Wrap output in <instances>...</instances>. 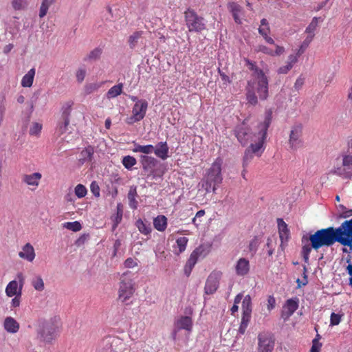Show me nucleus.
Segmentation results:
<instances>
[{
	"label": "nucleus",
	"instance_id": "nucleus-1",
	"mask_svg": "<svg viewBox=\"0 0 352 352\" xmlns=\"http://www.w3.org/2000/svg\"><path fill=\"white\" fill-rule=\"evenodd\" d=\"M222 164L223 160L221 157H217L207 170L205 177L199 183V185L206 190V192H214L217 187L221 184L223 181L221 174Z\"/></svg>",
	"mask_w": 352,
	"mask_h": 352
},
{
	"label": "nucleus",
	"instance_id": "nucleus-2",
	"mask_svg": "<svg viewBox=\"0 0 352 352\" xmlns=\"http://www.w3.org/2000/svg\"><path fill=\"white\" fill-rule=\"evenodd\" d=\"M336 230L333 227L322 228L309 235L311 247L317 250L322 247H330L337 242Z\"/></svg>",
	"mask_w": 352,
	"mask_h": 352
},
{
	"label": "nucleus",
	"instance_id": "nucleus-3",
	"mask_svg": "<svg viewBox=\"0 0 352 352\" xmlns=\"http://www.w3.org/2000/svg\"><path fill=\"white\" fill-rule=\"evenodd\" d=\"M272 120V111L267 109L265 112L264 121L258 125V142L252 143L248 148L253 153L260 156L264 151L263 144L267 138L268 128Z\"/></svg>",
	"mask_w": 352,
	"mask_h": 352
},
{
	"label": "nucleus",
	"instance_id": "nucleus-4",
	"mask_svg": "<svg viewBox=\"0 0 352 352\" xmlns=\"http://www.w3.org/2000/svg\"><path fill=\"white\" fill-rule=\"evenodd\" d=\"M244 61L245 62L246 65L249 66V69L254 72V76L256 77V90L259 96V98L262 100H266L268 97L269 93V82L267 76L265 74L264 72L256 65L254 62H252L247 58H244Z\"/></svg>",
	"mask_w": 352,
	"mask_h": 352
},
{
	"label": "nucleus",
	"instance_id": "nucleus-5",
	"mask_svg": "<svg viewBox=\"0 0 352 352\" xmlns=\"http://www.w3.org/2000/svg\"><path fill=\"white\" fill-rule=\"evenodd\" d=\"M133 274L130 271L123 273L120 278V287L118 290V299L129 305L126 301L133 295L135 288L133 281Z\"/></svg>",
	"mask_w": 352,
	"mask_h": 352
},
{
	"label": "nucleus",
	"instance_id": "nucleus-6",
	"mask_svg": "<svg viewBox=\"0 0 352 352\" xmlns=\"http://www.w3.org/2000/svg\"><path fill=\"white\" fill-rule=\"evenodd\" d=\"M248 119L245 118L241 122L237 124L232 129L233 135L243 146H245L256 137L251 126L248 124Z\"/></svg>",
	"mask_w": 352,
	"mask_h": 352
},
{
	"label": "nucleus",
	"instance_id": "nucleus-7",
	"mask_svg": "<svg viewBox=\"0 0 352 352\" xmlns=\"http://www.w3.org/2000/svg\"><path fill=\"white\" fill-rule=\"evenodd\" d=\"M184 14L186 25L189 32H201L206 30L205 19L198 15L195 10L188 8Z\"/></svg>",
	"mask_w": 352,
	"mask_h": 352
},
{
	"label": "nucleus",
	"instance_id": "nucleus-8",
	"mask_svg": "<svg viewBox=\"0 0 352 352\" xmlns=\"http://www.w3.org/2000/svg\"><path fill=\"white\" fill-rule=\"evenodd\" d=\"M337 242L349 247L352 252V219L344 221L338 228H335Z\"/></svg>",
	"mask_w": 352,
	"mask_h": 352
},
{
	"label": "nucleus",
	"instance_id": "nucleus-9",
	"mask_svg": "<svg viewBox=\"0 0 352 352\" xmlns=\"http://www.w3.org/2000/svg\"><path fill=\"white\" fill-rule=\"evenodd\" d=\"M140 162L142 164V168L145 173H148V176H160L164 174V171H160L159 168H157V166H162L160 162L156 158L148 156L146 155H140Z\"/></svg>",
	"mask_w": 352,
	"mask_h": 352
},
{
	"label": "nucleus",
	"instance_id": "nucleus-10",
	"mask_svg": "<svg viewBox=\"0 0 352 352\" xmlns=\"http://www.w3.org/2000/svg\"><path fill=\"white\" fill-rule=\"evenodd\" d=\"M56 328L52 321H40L37 329L38 338L43 342H51L56 337Z\"/></svg>",
	"mask_w": 352,
	"mask_h": 352
},
{
	"label": "nucleus",
	"instance_id": "nucleus-11",
	"mask_svg": "<svg viewBox=\"0 0 352 352\" xmlns=\"http://www.w3.org/2000/svg\"><path fill=\"white\" fill-rule=\"evenodd\" d=\"M73 102L69 101L64 104L61 109V117L58 121L56 131L59 135H63L68 130V126L70 122V116Z\"/></svg>",
	"mask_w": 352,
	"mask_h": 352
},
{
	"label": "nucleus",
	"instance_id": "nucleus-12",
	"mask_svg": "<svg viewBox=\"0 0 352 352\" xmlns=\"http://www.w3.org/2000/svg\"><path fill=\"white\" fill-rule=\"evenodd\" d=\"M342 164L335 168L334 173L345 178L352 177V155L350 152L341 155Z\"/></svg>",
	"mask_w": 352,
	"mask_h": 352
},
{
	"label": "nucleus",
	"instance_id": "nucleus-13",
	"mask_svg": "<svg viewBox=\"0 0 352 352\" xmlns=\"http://www.w3.org/2000/svg\"><path fill=\"white\" fill-rule=\"evenodd\" d=\"M275 339L270 332H263L258 335L257 352H272L274 348Z\"/></svg>",
	"mask_w": 352,
	"mask_h": 352
},
{
	"label": "nucleus",
	"instance_id": "nucleus-14",
	"mask_svg": "<svg viewBox=\"0 0 352 352\" xmlns=\"http://www.w3.org/2000/svg\"><path fill=\"white\" fill-rule=\"evenodd\" d=\"M192 327V320L189 316H182L179 319L176 320L174 323V327L170 334V338L173 341H176L177 338V333L184 329L188 331H191Z\"/></svg>",
	"mask_w": 352,
	"mask_h": 352
},
{
	"label": "nucleus",
	"instance_id": "nucleus-15",
	"mask_svg": "<svg viewBox=\"0 0 352 352\" xmlns=\"http://www.w3.org/2000/svg\"><path fill=\"white\" fill-rule=\"evenodd\" d=\"M205 248L204 245H199L198 248H195L192 252L190 254L189 258L188 259L184 268V272L185 275L188 277L191 272L197 263L198 258L200 256H205L206 253H204Z\"/></svg>",
	"mask_w": 352,
	"mask_h": 352
},
{
	"label": "nucleus",
	"instance_id": "nucleus-16",
	"mask_svg": "<svg viewBox=\"0 0 352 352\" xmlns=\"http://www.w3.org/2000/svg\"><path fill=\"white\" fill-rule=\"evenodd\" d=\"M222 273L221 272L214 271L208 276L205 287L204 292L206 294L211 295L216 292L219 286V280Z\"/></svg>",
	"mask_w": 352,
	"mask_h": 352
},
{
	"label": "nucleus",
	"instance_id": "nucleus-17",
	"mask_svg": "<svg viewBox=\"0 0 352 352\" xmlns=\"http://www.w3.org/2000/svg\"><path fill=\"white\" fill-rule=\"evenodd\" d=\"M302 135V126L301 124H296L292 128L289 134V144L292 149L296 150L302 146L301 139Z\"/></svg>",
	"mask_w": 352,
	"mask_h": 352
},
{
	"label": "nucleus",
	"instance_id": "nucleus-18",
	"mask_svg": "<svg viewBox=\"0 0 352 352\" xmlns=\"http://www.w3.org/2000/svg\"><path fill=\"white\" fill-rule=\"evenodd\" d=\"M148 108V102L146 100H140L138 101L133 106L132 113L133 116L130 118V121L128 123H132L133 122H138L142 120L145 115Z\"/></svg>",
	"mask_w": 352,
	"mask_h": 352
},
{
	"label": "nucleus",
	"instance_id": "nucleus-19",
	"mask_svg": "<svg viewBox=\"0 0 352 352\" xmlns=\"http://www.w3.org/2000/svg\"><path fill=\"white\" fill-rule=\"evenodd\" d=\"M299 300L297 297L287 300L282 307L281 318L287 321L298 307Z\"/></svg>",
	"mask_w": 352,
	"mask_h": 352
},
{
	"label": "nucleus",
	"instance_id": "nucleus-20",
	"mask_svg": "<svg viewBox=\"0 0 352 352\" xmlns=\"http://www.w3.org/2000/svg\"><path fill=\"white\" fill-rule=\"evenodd\" d=\"M279 237L280 239V247L282 250H284L285 243H286L289 238V230L287 228V223L281 218L277 219Z\"/></svg>",
	"mask_w": 352,
	"mask_h": 352
},
{
	"label": "nucleus",
	"instance_id": "nucleus-21",
	"mask_svg": "<svg viewBox=\"0 0 352 352\" xmlns=\"http://www.w3.org/2000/svg\"><path fill=\"white\" fill-rule=\"evenodd\" d=\"M169 148L166 142H160L154 147L155 155L162 160H166L168 157Z\"/></svg>",
	"mask_w": 352,
	"mask_h": 352
},
{
	"label": "nucleus",
	"instance_id": "nucleus-22",
	"mask_svg": "<svg viewBox=\"0 0 352 352\" xmlns=\"http://www.w3.org/2000/svg\"><path fill=\"white\" fill-rule=\"evenodd\" d=\"M20 258L29 262H32L35 258V252L33 246L30 243H26L22 248V251L19 252Z\"/></svg>",
	"mask_w": 352,
	"mask_h": 352
},
{
	"label": "nucleus",
	"instance_id": "nucleus-23",
	"mask_svg": "<svg viewBox=\"0 0 352 352\" xmlns=\"http://www.w3.org/2000/svg\"><path fill=\"white\" fill-rule=\"evenodd\" d=\"M228 9L232 14L234 22L239 25L242 23V21L239 17V14L242 12V7L236 2H229L228 3Z\"/></svg>",
	"mask_w": 352,
	"mask_h": 352
},
{
	"label": "nucleus",
	"instance_id": "nucleus-24",
	"mask_svg": "<svg viewBox=\"0 0 352 352\" xmlns=\"http://www.w3.org/2000/svg\"><path fill=\"white\" fill-rule=\"evenodd\" d=\"M236 274L239 276H245L248 274L250 271V263L249 261L245 258H241L236 263Z\"/></svg>",
	"mask_w": 352,
	"mask_h": 352
},
{
	"label": "nucleus",
	"instance_id": "nucleus-25",
	"mask_svg": "<svg viewBox=\"0 0 352 352\" xmlns=\"http://www.w3.org/2000/svg\"><path fill=\"white\" fill-rule=\"evenodd\" d=\"M17 278L19 282V293L16 295H14V298L12 299L11 302V307L16 308L19 307L20 302H21V292L22 288L24 284V276L22 273H18L17 274Z\"/></svg>",
	"mask_w": 352,
	"mask_h": 352
},
{
	"label": "nucleus",
	"instance_id": "nucleus-26",
	"mask_svg": "<svg viewBox=\"0 0 352 352\" xmlns=\"http://www.w3.org/2000/svg\"><path fill=\"white\" fill-rule=\"evenodd\" d=\"M254 81L249 80L248 81V87L246 89V99L248 103L252 105H256L258 103V98L254 90Z\"/></svg>",
	"mask_w": 352,
	"mask_h": 352
},
{
	"label": "nucleus",
	"instance_id": "nucleus-27",
	"mask_svg": "<svg viewBox=\"0 0 352 352\" xmlns=\"http://www.w3.org/2000/svg\"><path fill=\"white\" fill-rule=\"evenodd\" d=\"M3 327L6 331L11 333H15L19 329V322L12 317H7L5 319Z\"/></svg>",
	"mask_w": 352,
	"mask_h": 352
},
{
	"label": "nucleus",
	"instance_id": "nucleus-28",
	"mask_svg": "<svg viewBox=\"0 0 352 352\" xmlns=\"http://www.w3.org/2000/svg\"><path fill=\"white\" fill-rule=\"evenodd\" d=\"M42 175L40 173H34L30 175H24L23 176V182L30 186H37Z\"/></svg>",
	"mask_w": 352,
	"mask_h": 352
},
{
	"label": "nucleus",
	"instance_id": "nucleus-29",
	"mask_svg": "<svg viewBox=\"0 0 352 352\" xmlns=\"http://www.w3.org/2000/svg\"><path fill=\"white\" fill-rule=\"evenodd\" d=\"M153 226L157 230L164 231L167 227V218L164 215H158L153 219Z\"/></svg>",
	"mask_w": 352,
	"mask_h": 352
},
{
	"label": "nucleus",
	"instance_id": "nucleus-30",
	"mask_svg": "<svg viewBox=\"0 0 352 352\" xmlns=\"http://www.w3.org/2000/svg\"><path fill=\"white\" fill-rule=\"evenodd\" d=\"M34 76H35V69L32 68L22 78V80H21L22 87H30L33 84Z\"/></svg>",
	"mask_w": 352,
	"mask_h": 352
},
{
	"label": "nucleus",
	"instance_id": "nucleus-31",
	"mask_svg": "<svg viewBox=\"0 0 352 352\" xmlns=\"http://www.w3.org/2000/svg\"><path fill=\"white\" fill-rule=\"evenodd\" d=\"M252 313L242 312L241 322L238 330V333L241 335H243L248 326V324L251 319Z\"/></svg>",
	"mask_w": 352,
	"mask_h": 352
},
{
	"label": "nucleus",
	"instance_id": "nucleus-32",
	"mask_svg": "<svg viewBox=\"0 0 352 352\" xmlns=\"http://www.w3.org/2000/svg\"><path fill=\"white\" fill-rule=\"evenodd\" d=\"M133 145H134V147L132 149L133 152L142 153L146 154V155L148 154L152 153L153 151V149H154V146L151 144L142 146V145L133 142Z\"/></svg>",
	"mask_w": 352,
	"mask_h": 352
},
{
	"label": "nucleus",
	"instance_id": "nucleus-33",
	"mask_svg": "<svg viewBox=\"0 0 352 352\" xmlns=\"http://www.w3.org/2000/svg\"><path fill=\"white\" fill-rule=\"evenodd\" d=\"M143 31H135L129 36L128 43L130 49L133 50L138 45L139 40L142 38Z\"/></svg>",
	"mask_w": 352,
	"mask_h": 352
},
{
	"label": "nucleus",
	"instance_id": "nucleus-34",
	"mask_svg": "<svg viewBox=\"0 0 352 352\" xmlns=\"http://www.w3.org/2000/svg\"><path fill=\"white\" fill-rule=\"evenodd\" d=\"M135 226L138 230L143 234H149L152 231L150 223H144L141 219L136 221Z\"/></svg>",
	"mask_w": 352,
	"mask_h": 352
},
{
	"label": "nucleus",
	"instance_id": "nucleus-35",
	"mask_svg": "<svg viewBox=\"0 0 352 352\" xmlns=\"http://www.w3.org/2000/svg\"><path fill=\"white\" fill-rule=\"evenodd\" d=\"M138 196L137 191H136V187L131 188L129 193H128V199H129V204L131 208L135 210L138 208V202L135 199V197Z\"/></svg>",
	"mask_w": 352,
	"mask_h": 352
},
{
	"label": "nucleus",
	"instance_id": "nucleus-36",
	"mask_svg": "<svg viewBox=\"0 0 352 352\" xmlns=\"http://www.w3.org/2000/svg\"><path fill=\"white\" fill-rule=\"evenodd\" d=\"M122 83H118V85L113 86L107 92V98L111 99L120 95L122 94Z\"/></svg>",
	"mask_w": 352,
	"mask_h": 352
},
{
	"label": "nucleus",
	"instance_id": "nucleus-37",
	"mask_svg": "<svg viewBox=\"0 0 352 352\" xmlns=\"http://www.w3.org/2000/svg\"><path fill=\"white\" fill-rule=\"evenodd\" d=\"M94 153V148L92 146L89 145L85 148L81 152L80 155L82 156L81 160L82 163L87 161H91Z\"/></svg>",
	"mask_w": 352,
	"mask_h": 352
},
{
	"label": "nucleus",
	"instance_id": "nucleus-38",
	"mask_svg": "<svg viewBox=\"0 0 352 352\" xmlns=\"http://www.w3.org/2000/svg\"><path fill=\"white\" fill-rule=\"evenodd\" d=\"M116 340L111 336L105 337L101 342L104 352H116L113 349V344Z\"/></svg>",
	"mask_w": 352,
	"mask_h": 352
},
{
	"label": "nucleus",
	"instance_id": "nucleus-39",
	"mask_svg": "<svg viewBox=\"0 0 352 352\" xmlns=\"http://www.w3.org/2000/svg\"><path fill=\"white\" fill-rule=\"evenodd\" d=\"M18 289V283L16 280H14L10 281L6 288V294L9 297H12L14 295H16L19 293Z\"/></svg>",
	"mask_w": 352,
	"mask_h": 352
},
{
	"label": "nucleus",
	"instance_id": "nucleus-40",
	"mask_svg": "<svg viewBox=\"0 0 352 352\" xmlns=\"http://www.w3.org/2000/svg\"><path fill=\"white\" fill-rule=\"evenodd\" d=\"M102 53V50L100 47H96L87 54V56L84 58V60L96 61L100 58Z\"/></svg>",
	"mask_w": 352,
	"mask_h": 352
},
{
	"label": "nucleus",
	"instance_id": "nucleus-41",
	"mask_svg": "<svg viewBox=\"0 0 352 352\" xmlns=\"http://www.w3.org/2000/svg\"><path fill=\"white\" fill-rule=\"evenodd\" d=\"M188 241V239L186 236H181L177 239L176 243L179 250L175 254L179 255L182 253L186 248Z\"/></svg>",
	"mask_w": 352,
	"mask_h": 352
},
{
	"label": "nucleus",
	"instance_id": "nucleus-42",
	"mask_svg": "<svg viewBox=\"0 0 352 352\" xmlns=\"http://www.w3.org/2000/svg\"><path fill=\"white\" fill-rule=\"evenodd\" d=\"M122 163L125 168L131 170L132 167L137 164V160L133 156L126 155L122 158Z\"/></svg>",
	"mask_w": 352,
	"mask_h": 352
},
{
	"label": "nucleus",
	"instance_id": "nucleus-43",
	"mask_svg": "<svg viewBox=\"0 0 352 352\" xmlns=\"http://www.w3.org/2000/svg\"><path fill=\"white\" fill-rule=\"evenodd\" d=\"M55 0H43L39 10V16L44 17L49 9V7L54 3Z\"/></svg>",
	"mask_w": 352,
	"mask_h": 352
},
{
	"label": "nucleus",
	"instance_id": "nucleus-44",
	"mask_svg": "<svg viewBox=\"0 0 352 352\" xmlns=\"http://www.w3.org/2000/svg\"><path fill=\"white\" fill-rule=\"evenodd\" d=\"M32 285L36 290L41 292L44 289V282L41 276H37L32 280Z\"/></svg>",
	"mask_w": 352,
	"mask_h": 352
},
{
	"label": "nucleus",
	"instance_id": "nucleus-45",
	"mask_svg": "<svg viewBox=\"0 0 352 352\" xmlns=\"http://www.w3.org/2000/svg\"><path fill=\"white\" fill-rule=\"evenodd\" d=\"M242 311L252 313V299L250 295H246L242 301Z\"/></svg>",
	"mask_w": 352,
	"mask_h": 352
},
{
	"label": "nucleus",
	"instance_id": "nucleus-46",
	"mask_svg": "<svg viewBox=\"0 0 352 352\" xmlns=\"http://www.w3.org/2000/svg\"><path fill=\"white\" fill-rule=\"evenodd\" d=\"M302 241L303 243L302 254L304 261L307 263L308 262V233L302 236Z\"/></svg>",
	"mask_w": 352,
	"mask_h": 352
},
{
	"label": "nucleus",
	"instance_id": "nucleus-47",
	"mask_svg": "<svg viewBox=\"0 0 352 352\" xmlns=\"http://www.w3.org/2000/svg\"><path fill=\"white\" fill-rule=\"evenodd\" d=\"M63 228L73 232H78L82 229V226L79 221L66 222L63 223Z\"/></svg>",
	"mask_w": 352,
	"mask_h": 352
},
{
	"label": "nucleus",
	"instance_id": "nucleus-48",
	"mask_svg": "<svg viewBox=\"0 0 352 352\" xmlns=\"http://www.w3.org/2000/svg\"><path fill=\"white\" fill-rule=\"evenodd\" d=\"M123 216V205L121 203H118L116 206V213L111 217L112 220H116V221H122Z\"/></svg>",
	"mask_w": 352,
	"mask_h": 352
},
{
	"label": "nucleus",
	"instance_id": "nucleus-49",
	"mask_svg": "<svg viewBox=\"0 0 352 352\" xmlns=\"http://www.w3.org/2000/svg\"><path fill=\"white\" fill-rule=\"evenodd\" d=\"M260 244V239L259 236H255L250 242L249 244V250L250 252L253 253H256L257 251V249L258 248V245Z\"/></svg>",
	"mask_w": 352,
	"mask_h": 352
},
{
	"label": "nucleus",
	"instance_id": "nucleus-50",
	"mask_svg": "<svg viewBox=\"0 0 352 352\" xmlns=\"http://www.w3.org/2000/svg\"><path fill=\"white\" fill-rule=\"evenodd\" d=\"M87 190L82 184H78L75 188V194L78 198H82L87 195Z\"/></svg>",
	"mask_w": 352,
	"mask_h": 352
},
{
	"label": "nucleus",
	"instance_id": "nucleus-51",
	"mask_svg": "<svg viewBox=\"0 0 352 352\" xmlns=\"http://www.w3.org/2000/svg\"><path fill=\"white\" fill-rule=\"evenodd\" d=\"M42 129V124L38 122H34L32 126L30 127L29 133L31 135H38Z\"/></svg>",
	"mask_w": 352,
	"mask_h": 352
},
{
	"label": "nucleus",
	"instance_id": "nucleus-52",
	"mask_svg": "<svg viewBox=\"0 0 352 352\" xmlns=\"http://www.w3.org/2000/svg\"><path fill=\"white\" fill-rule=\"evenodd\" d=\"M342 316H343L342 314H336V313L333 312L330 316V325L336 326V325L339 324V323L341 321V318H342Z\"/></svg>",
	"mask_w": 352,
	"mask_h": 352
},
{
	"label": "nucleus",
	"instance_id": "nucleus-53",
	"mask_svg": "<svg viewBox=\"0 0 352 352\" xmlns=\"http://www.w3.org/2000/svg\"><path fill=\"white\" fill-rule=\"evenodd\" d=\"M12 6L15 10H20L27 6V1L26 0H12Z\"/></svg>",
	"mask_w": 352,
	"mask_h": 352
},
{
	"label": "nucleus",
	"instance_id": "nucleus-54",
	"mask_svg": "<svg viewBox=\"0 0 352 352\" xmlns=\"http://www.w3.org/2000/svg\"><path fill=\"white\" fill-rule=\"evenodd\" d=\"M6 98L4 96H2L1 99L0 100V126L2 124L3 120L4 114L6 112Z\"/></svg>",
	"mask_w": 352,
	"mask_h": 352
},
{
	"label": "nucleus",
	"instance_id": "nucleus-55",
	"mask_svg": "<svg viewBox=\"0 0 352 352\" xmlns=\"http://www.w3.org/2000/svg\"><path fill=\"white\" fill-rule=\"evenodd\" d=\"M322 344L320 342H318V338H314L312 340V346L309 351V352H320L321 350V347Z\"/></svg>",
	"mask_w": 352,
	"mask_h": 352
},
{
	"label": "nucleus",
	"instance_id": "nucleus-56",
	"mask_svg": "<svg viewBox=\"0 0 352 352\" xmlns=\"http://www.w3.org/2000/svg\"><path fill=\"white\" fill-rule=\"evenodd\" d=\"M89 239V234H83L76 240L74 244L78 247H80L84 245Z\"/></svg>",
	"mask_w": 352,
	"mask_h": 352
},
{
	"label": "nucleus",
	"instance_id": "nucleus-57",
	"mask_svg": "<svg viewBox=\"0 0 352 352\" xmlns=\"http://www.w3.org/2000/svg\"><path fill=\"white\" fill-rule=\"evenodd\" d=\"M90 190L95 197H98L100 196V187L96 181L91 183Z\"/></svg>",
	"mask_w": 352,
	"mask_h": 352
},
{
	"label": "nucleus",
	"instance_id": "nucleus-58",
	"mask_svg": "<svg viewBox=\"0 0 352 352\" xmlns=\"http://www.w3.org/2000/svg\"><path fill=\"white\" fill-rule=\"evenodd\" d=\"M256 52H263L264 54H269V55H271V56H274V51L270 49L269 47H267V46L263 45H258L256 49Z\"/></svg>",
	"mask_w": 352,
	"mask_h": 352
},
{
	"label": "nucleus",
	"instance_id": "nucleus-59",
	"mask_svg": "<svg viewBox=\"0 0 352 352\" xmlns=\"http://www.w3.org/2000/svg\"><path fill=\"white\" fill-rule=\"evenodd\" d=\"M303 278L305 281H302L299 278H297L296 283L298 284V288L301 287L302 285H306L308 283L306 266L303 267Z\"/></svg>",
	"mask_w": 352,
	"mask_h": 352
},
{
	"label": "nucleus",
	"instance_id": "nucleus-60",
	"mask_svg": "<svg viewBox=\"0 0 352 352\" xmlns=\"http://www.w3.org/2000/svg\"><path fill=\"white\" fill-rule=\"evenodd\" d=\"M307 47H308V37L304 40L302 45H300V48L298 49L297 53L295 55H297V57L298 58L302 54H303L305 52Z\"/></svg>",
	"mask_w": 352,
	"mask_h": 352
},
{
	"label": "nucleus",
	"instance_id": "nucleus-61",
	"mask_svg": "<svg viewBox=\"0 0 352 352\" xmlns=\"http://www.w3.org/2000/svg\"><path fill=\"white\" fill-rule=\"evenodd\" d=\"M275 306H276L275 298L272 295L269 296L267 298V309L269 311H271L273 309H274Z\"/></svg>",
	"mask_w": 352,
	"mask_h": 352
},
{
	"label": "nucleus",
	"instance_id": "nucleus-62",
	"mask_svg": "<svg viewBox=\"0 0 352 352\" xmlns=\"http://www.w3.org/2000/svg\"><path fill=\"white\" fill-rule=\"evenodd\" d=\"M265 246L268 249V250H267L268 256H271L273 254L274 250V248H273V245H272V239L271 237L267 238V243H266Z\"/></svg>",
	"mask_w": 352,
	"mask_h": 352
},
{
	"label": "nucleus",
	"instance_id": "nucleus-63",
	"mask_svg": "<svg viewBox=\"0 0 352 352\" xmlns=\"http://www.w3.org/2000/svg\"><path fill=\"white\" fill-rule=\"evenodd\" d=\"M86 71L83 69H79L76 72V79L78 82H82L85 77Z\"/></svg>",
	"mask_w": 352,
	"mask_h": 352
},
{
	"label": "nucleus",
	"instance_id": "nucleus-64",
	"mask_svg": "<svg viewBox=\"0 0 352 352\" xmlns=\"http://www.w3.org/2000/svg\"><path fill=\"white\" fill-rule=\"evenodd\" d=\"M253 155L254 154L248 149V148L245 149L243 156V165L253 158Z\"/></svg>",
	"mask_w": 352,
	"mask_h": 352
}]
</instances>
